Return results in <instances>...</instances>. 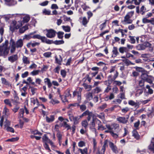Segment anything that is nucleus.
<instances>
[{
    "label": "nucleus",
    "mask_w": 154,
    "mask_h": 154,
    "mask_svg": "<svg viewBox=\"0 0 154 154\" xmlns=\"http://www.w3.org/2000/svg\"><path fill=\"white\" fill-rule=\"evenodd\" d=\"M127 50V48L125 47H120L119 49V51L120 53L122 54L124 53Z\"/></svg>",
    "instance_id": "obj_48"
},
{
    "label": "nucleus",
    "mask_w": 154,
    "mask_h": 154,
    "mask_svg": "<svg viewBox=\"0 0 154 154\" xmlns=\"http://www.w3.org/2000/svg\"><path fill=\"white\" fill-rule=\"evenodd\" d=\"M22 25V22L21 21H19L17 23V25L16 26V29H18L21 27Z\"/></svg>",
    "instance_id": "obj_46"
},
{
    "label": "nucleus",
    "mask_w": 154,
    "mask_h": 154,
    "mask_svg": "<svg viewBox=\"0 0 154 154\" xmlns=\"http://www.w3.org/2000/svg\"><path fill=\"white\" fill-rule=\"evenodd\" d=\"M106 129V128L103 125L101 124L98 126V129L99 130L103 131Z\"/></svg>",
    "instance_id": "obj_64"
},
{
    "label": "nucleus",
    "mask_w": 154,
    "mask_h": 154,
    "mask_svg": "<svg viewBox=\"0 0 154 154\" xmlns=\"http://www.w3.org/2000/svg\"><path fill=\"white\" fill-rule=\"evenodd\" d=\"M88 110H87L84 112L81 116H80V118H82L84 116H86L88 115L90 112Z\"/></svg>",
    "instance_id": "obj_53"
},
{
    "label": "nucleus",
    "mask_w": 154,
    "mask_h": 154,
    "mask_svg": "<svg viewBox=\"0 0 154 154\" xmlns=\"http://www.w3.org/2000/svg\"><path fill=\"white\" fill-rule=\"evenodd\" d=\"M61 127H63L65 128H67V130L71 129V127L70 125L67 124V122L65 121H64L63 122V123L61 125Z\"/></svg>",
    "instance_id": "obj_20"
},
{
    "label": "nucleus",
    "mask_w": 154,
    "mask_h": 154,
    "mask_svg": "<svg viewBox=\"0 0 154 154\" xmlns=\"http://www.w3.org/2000/svg\"><path fill=\"white\" fill-rule=\"evenodd\" d=\"M88 116L87 119L88 121H89L91 119V117L94 116V114L92 112H91Z\"/></svg>",
    "instance_id": "obj_63"
},
{
    "label": "nucleus",
    "mask_w": 154,
    "mask_h": 154,
    "mask_svg": "<svg viewBox=\"0 0 154 154\" xmlns=\"http://www.w3.org/2000/svg\"><path fill=\"white\" fill-rule=\"evenodd\" d=\"M81 125L85 129H87L88 123L86 120H84L82 122Z\"/></svg>",
    "instance_id": "obj_25"
},
{
    "label": "nucleus",
    "mask_w": 154,
    "mask_h": 154,
    "mask_svg": "<svg viewBox=\"0 0 154 154\" xmlns=\"http://www.w3.org/2000/svg\"><path fill=\"white\" fill-rule=\"evenodd\" d=\"M78 146L79 147H82L83 146H85V143L82 141H81L78 143Z\"/></svg>",
    "instance_id": "obj_62"
},
{
    "label": "nucleus",
    "mask_w": 154,
    "mask_h": 154,
    "mask_svg": "<svg viewBox=\"0 0 154 154\" xmlns=\"http://www.w3.org/2000/svg\"><path fill=\"white\" fill-rule=\"evenodd\" d=\"M27 80L29 82V83L35 86H36L37 85H35V83L34 82H32V79L31 77H29L27 79Z\"/></svg>",
    "instance_id": "obj_47"
},
{
    "label": "nucleus",
    "mask_w": 154,
    "mask_h": 154,
    "mask_svg": "<svg viewBox=\"0 0 154 154\" xmlns=\"http://www.w3.org/2000/svg\"><path fill=\"white\" fill-rule=\"evenodd\" d=\"M148 149L151 152L154 153V143H152L150 144L148 146Z\"/></svg>",
    "instance_id": "obj_39"
},
{
    "label": "nucleus",
    "mask_w": 154,
    "mask_h": 154,
    "mask_svg": "<svg viewBox=\"0 0 154 154\" xmlns=\"http://www.w3.org/2000/svg\"><path fill=\"white\" fill-rule=\"evenodd\" d=\"M134 13V11L128 12L124 17V21L126 22L133 15Z\"/></svg>",
    "instance_id": "obj_11"
},
{
    "label": "nucleus",
    "mask_w": 154,
    "mask_h": 154,
    "mask_svg": "<svg viewBox=\"0 0 154 154\" xmlns=\"http://www.w3.org/2000/svg\"><path fill=\"white\" fill-rule=\"evenodd\" d=\"M44 82L46 84H47L48 87L50 88L52 86V84L50 79L48 78H46L45 79Z\"/></svg>",
    "instance_id": "obj_16"
},
{
    "label": "nucleus",
    "mask_w": 154,
    "mask_h": 154,
    "mask_svg": "<svg viewBox=\"0 0 154 154\" xmlns=\"http://www.w3.org/2000/svg\"><path fill=\"white\" fill-rule=\"evenodd\" d=\"M57 37L59 39H62L63 37V35L64 34V32H63L59 31L57 33Z\"/></svg>",
    "instance_id": "obj_38"
},
{
    "label": "nucleus",
    "mask_w": 154,
    "mask_h": 154,
    "mask_svg": "<svg viewBox=\"0 0 154 154\" xmlns=\"http://www.w3.org/2000/svg\"><path fill=\"white\" fill-rule=\"evenodd\" d=\"M115 97V96L114 94L112 93H111L110 94V95L109 96H108L106 97L105 99L106 100H111L113 98H114Z\"/></svg>",
    "instance_id": "obj_45"
},
{
    "label": "nucleus",
    "mask_w": 154,
    "mask_h": 154,
    "mask_svg": "<svg viewBox=\"0 0 154 154\" xmlns=\"http://www.w3.org/2000/svg\"><path fill=\"white\" fill-rule=\"evenodd\" d=\"M46 122L48 123H50L53 122L54 120V115H51L50 117L46 116Z\"/></svg>",
    "instance_id": "obj_19"
},
{
    "label": "nucleus",
    "mask_w": 154,
    "mask_h": 154,
    "mask_svg": "<svg viewBox=\"0 0 154 154\" xmlns=\"http://www.w3.org/2000/svg\"><path fill=\"white\" fill-rule=\"evenodd\" d=\"M29 89H31V91L32 92V94L34 95L35 93V91L37 89L30 85L29 86Z\"/></svg>",
    "instance_id": "obj_56"
},
{
    "label": "nucleus",
    "mask_w": 154,
    "mask_h": 154,
    "mask_svg": "<svg viewBox=\"0 0 154 154\" xmlns=\"http://www.w3.org/2000/svg\"><path fill=\"white\" fill-rule=\"evenodd\" d=\"M30 20V17L29 16H26L23 17V23H27Z\"/></svg>",
    "instance_id": "obj_41"
},
{
    "label": "nucleus",
    "mask_w": 154,
    "mask_h": 154,
    "mask_svg": "<svg viewBox=\"0 0 154 154\" xmlns=\"http://www.w3.org/2000/svg\"><path fill=\"white\" fill-rule=\"evenodd\" d=\"M57 137L58 140L59 141V143L60 146L61 145V141L62 139V135L60 133H58L57 134Z\"/></svg>",
    "instance_id": "obj_40"
},
{
    "label": "nucleus",
    "mask_w": 154,
    "mask_h": 154,
    "mask_svg": "<svg viewBox=\"0 0 154 154\" xmlns=\"http://www.w3.org/2000/svg\"><path fill=\"white\" fill-rule=\"evenodd\" d=\"M134 36H131L130 35L129 36V38H130V42L131 44H134L135 43V40L134 38Z\"/></svg>",
    "instance_id": "obj_49"
},
{
    "label": "nucleus",
    "mask_w": 154,
    "mask_h": 154,
    "mask_svg": "<svg viewBox=\"0 0 154 154\" xmlns=\"http://www.w3.org/2000/svg\"><path fill=\"white\" fill-rule=\"evenodd\" d=\"M95 119L93 118L92 121L90 122V125L91 126L90 127V129L94 130L95 131L96 129L95 128Z\"/></svg>",
    "instance_id": "obj_18"
},
{
    "label": "nucleus",
    "mask_w": 154,
    "mask_h": 154,
    "mask_svg": "<svg viewBox=\"0 0 154 154\" xmlns=\"http://www.w3.org/2000/svg\"><path fill=\"white\" fill-rule=\"evenodd\" d=\"M28 29V26L27 25H25L19 29V32L20 33H24L26 30Z\"/></svg>",
    "instance_id": "obj_23"
},
{
    "label": "nucleus",
    "mask_w": 154,
    "mask_h": 154,
    "mask_svg": "<svg viewBox=\"0 0 154 154\" xmlns=\"http://www.w3.org/2000/svg\"><path fill=\"white\" fill-rule=\"evenodd\" d=\"M107 21V20H105L104 22L100 25V30L102 31L105 27L106 26V22Z\"/></svg>",
    "instance_id": "obj_35"
},
{
    "label": "nucleus",
    "mask_w": 154,
    "mask_h": 154,
    "mask_svg": "<svg viewBox=\"0 0 154 154\" xmlns=\"http://www.w3.org/2000/svg\"><path fill=\"white\" fill-rule=\"evenodd\" d=\"M108 142L107 140H105L104 142V144L102 147L101 149V152H105L106 149V148L108 147Z\"/></svg>",
    "instance_id": "obj_17"
},
{
    "label": "nucleus",
    "mask_w": 154,
    "mask_h": 154,
    "mask_svg": "<svg viewBox=\"0 0 154 154\" xmlns=\"http://www.w3.org/2000/svg\"><path fill=\"white\" fill-rule=\"evenodd\" d=\"M10 42L11 43L10 52L11 53H13L16 50V48L15 45V43L14 40L12 38L10 40Z\"/></svg>",
    "instance_id": "obj_9"
},
{
    "label": "nucleus",
    "mask_w": 154,
    "mask_h": 154,
    "mask_svg": "<svg viewBox=\"0 0 154 154\" xmlns=\"http://www.w3.org/2000/svg\"><path fill=\"white\" fill-rule=\"evenodd\" d=\"M109 146L113 152L116 154L118 153L117 148L113 143L111 141L109 142Z\"/></svg>",
    "instance_id": "obj_8"
},
{
    "label": "nucleus",
    "mask_w": 154,
    "mask_h": 154,
    "mask_svg": "<svg viewBox=\"0 0 154 154\" xmlns=\"http://www.w3.org/2000/svg\"><path fill=\"white\" fill-rule=\"evenodd\" d=\"M71 89L69 88H68L66 90L64 93L65 95H63V97L62 100L63 102L65 103L68 102L67 99V97H68L69 99H71L72 98V96L71 94Z\"/></svg>",
    "instance_id": "obj_4"
},
{
    "label": "nucleus",
    "mask_w": 154,
    "mask_h": 154,
    "mask_svg": "<svg viewBox=\"0 0 154 154\" xmlns=\"http://www.w3.org/2000/svg\"><path fill=\"white\" fill-rule=\"evenodd\" d=\"M128 103L130 105L133 106H134L135 107L137 106V103L135 102L134 101L131 100H129Z\"/></svg>",
    "instance_id": "obj_37"
},
{
    "label": "nucleus",
    "mask_w": 154,
    "mask_h": 154,
    "mask_svg": "<svg viewBox=\"0 0 154 154\" xmlns=\"http://www.w3.org/2000/svg\"><path fill=\"white\" fill-rule=\"evenodd\" d=\"M88 20H87V19L86 17H84L83 18L82 20V23L84 26H85L88 23Z\"/></svg>",
    "instance_id": "obj_43"
},
{
    "label": "nucleus",
    "mask_w": 154,
    "mask_h": 154,
    "mask_svg": "<svg viewBox=\"0 0 154 154\" xmlns=\"http://www.w3.org/2000/svg\"><path fill=\"white\" fill-rule=\"evenodd\" d=\"M62 27L63 30L66 32H69L70 31V27L69 26H62Z\"/></svg>",
    "instance_id": "obj_36"
},
{
    "label": "nucleus",
    "mask_w": 154,
    "mask_h": 154,
    "mask_svg": "<svg viewBox=\"0 0 154 154\" xmlns=\"http://www.w3.org/2000/svg\"><path fill=\"white\" fill-rule=\"evenodd\" d=\"M19 139L18 137H12L11 139H8L6 140L7 142H14L17 141Z\"/></svg>",
    "instance_id": "obj_50"
},
{
    "label": "nucleus",
    "mask_w": 154,
    "mask_h": 154,
    "mask_svg": "<svg viewBox=\"0 0 154 154\" xmlns=\"http://www.w3.org/2000/svg\"><path fill=\"white\" fill-rule=\"evenodd\" d=\"M120 123L126 124L128 122V119L124 117H119L116 119Z\"/></svg>",
    "instance_id": "obj_13"
},
{
    "label": "nucleus",
    "mask_w": 154,
    "mask_h": 154,
    "mask_svg": "<svg viewBox=\"0 0 154 154\" xmlns=\"http://www.w3.org/2000/svg\"><path fill=\"white\" fill-rule=\"evenodd\" d=\"M42 139L43 142L44 143H48L50 140L48 138L46 134H44V135L43 136Z\"/></svg>",
    "instance_id": "obj_27"
},
{
    "label": "nucleus",
    "mask_w": 154,
    "mask_h": 154,
    "mask_svg": "<svg viewBox=\"0 0 154 154\" xmlns=\"http://www.w3.org/2000/svg\"><path fill=\"white\" fill-rule=\"evenodd\" d=\"M112 53L114 55V57H116L117 55L119 54V53L118 52L117 50V48L116 47H113Z\"/></svg>",
    "instance_id": "obj_29"
},
{
    "label": "nucleus",
    "mask_w": 154,
    "mask_h": 154,
    "mask_svg": "<svg viewBox=\"0 0 154 154\" xmlns=\"http://www.w3.org/2000/svg\"><path fill=\"white\" fill-rule=\"evenodd\" d=\"M22 60L23 63L24 64H28L30 63L29 60H28V57L25 56H23Z\"/></svg>",
    "instance_id": "obj_30"
},
{
    "label": "nucleus",
    "mask_w": 154,
    "mask_h": 154,
    "mask_svg": "<svg viewBox=\"0 0 154 154\" xmlns=\"http://www.w3.org/2000/svg\"><path fill=\"white\" fill-rule=\"evenodd\" d=\"M10 49V47H5L3 45L0 46V57L6 58L9 53Z\"/></svg>",
    "instance_id": "obj_1"
},
{
    "label": "nucleus",
    "mask_w": 154,
    "mask_h": 154,
    "mask_svg": "<svg viewBox=\"0 0 154 154\" xmlns=\"http://www.w3.org/2000/svg\"><path fill=\"white\" fill-rule=\"evenodd\" d=\"M35 32H34L30 33L28 35H25L23 36V40H29L32 38L33 39L37 38L39 39L40 35L39 34L34 35V34Z\"/></svg>",
    "instance_id": "obj_3"
},
{
    "label": "nucleus",
    "mask_w": 154,
    "mask_h": 154,
    "mask_svg": "<svg viewBox=\"0 0 154 154\" xmlns=\"http://www.w3.org/2000/svg\"><path fill=\"white\" fill-rule=\"evenodd\" d=\"M63 62V58L60 55H59V57L57 55L55 57L54 63L56 64H57L59 65H62V63Z\"/></svg>",
    "instance_id": "obj_7"
},
{
    "label": "nucleus",
    "mask_w": 154,
    "mask_h": 154,
    "mask_svg": "<svg viewBox=\"0 0 154 154\" xmlns=\"http://www.w3.org/2000/svg\"><path fill=\"white\" fill-rule=\"evenodd\" d=\"M79 118L78 116L75 117L73 120V121L74 122V125H77L79 123Z\"/></svg>",
    "instance_id": "obj_61"
},
{
    "label": "nucleus",
    "mask_w": 154,
    "mask_h": 154,
    "mask_svg": "<svg viewBox=\"0 0 154 154\" xmlns=\"http://www.w3.org/2000/svg\"><path fill=\"white\" fill-rule=\"evenodd\" d=\"M136 48L138 50H143L145 49V46L143 44H139L136 46Z\"/></svg>",
    "instance_id": "obj_28"
},
{
    "label": "nucleus",
    "mask_w": 154,
    "mask_h": 154,
    "mask_svg": "<svg viewBox=\"0 0 154 154\" xmlns=\"http://www.w3.org/2000/svg\"><path fill=\"white\" fill-rule=\"evenodd\" d=\"M4 102L5 104L8 105L9 106L11 107L12 106L11 102L9 99L5 100Z\"/></svg>",
    "instance_id": "obj_42"
},
{
    "label": "nucleus",
    "mask_w": 154,
    "mask_h": 154,
    "mask_svg": "<svg viewBox=\"0 0 154 154\" xmlns=\"http://www.w3.org/2000/svg\"><path fill=\"white\" fill-rule=\"evenodd\" d=\"M133 137L137 140H139L140 138V135L139 134L136 129H134L132 131Z\"/></svg>",
    "instance_id": "obj_12"
},
{
    "label": "nucleus",
    "mask_w": 154,
    "mask_h": 154,
    "mask_svg": "<svg viewBox=\"0 0 154 154\" xmlns=\"http://www.w3.org/2000/svg\"><path fill=\"white\" fill-rule=\"evenodd\" d=\"M47 33L46 34L47 37L49 38H52L54 37L57 33L56 31L53 29H46Z\"/></svg>",
    "instance_id": "obj_5"
},
{
    "label": "nucleus",
    "mask_w": 154,
    "mask_h": 154,
    "mask_svg": "<svg viewBox=\"0 0 154 154\" xmlns=\"http://www.w3.org/2000/svg\"><path fill=\"white\" fill-rule=\"evenodd\" d=\"M123 31H124V32H125L127 33L128 32V30L127 29H125L124 30H123L120 29H116L115 30V32L116 34H117L119 32H121L122 33V37H123L124 35V33L123 32Z\"/></svg>",
    "instance_id": "obj_15"
},
{
    "label": "nucleus",
    "mask_w": 154,
    "mask_h": 154,
    "mask_svg": "<svg viewBox=\"0 0 154 154\" xmlns=\"http://www.w3.org/2000/svg\"><path fill=\"white\" fill-rule=\"evenodd\" d=\"M2 83L5 85L8 86H11V85L10 84L9 82L6 80V79L5 78H2L1 79Z\"/></svg>",
    "instance_id": "obj_24"
},
{
    "label": "nucleus",
    "mask_w": 154,
    "mask_h": 154,
    "mask_svg": "<svg viewBox=\"0 0 154 154\" xmlns=\"http://www.w3.org/2000/svg\"><path fill=\"white\" fill-rule=\"evenodd\" d=\"M60 74L62 77L64 78L66 77V72L65 70H61L60 71Z\"/></svg>",
    "instance_id": "obj_57"
},
{
    "label": "nucleus",
    "mask_w": 154,
    "mask_h": 154,
    "mask_svg": "<svg viewBox=\"0 0 154 154\" xmlns=\"http://www.w3.org/2000/svg\"><path fill=\"white\" fill-rule=\"evenodd\" d=\"M122 100L120 99H115L113 101V103L114 104H120L122 102Z\"/></svg>",
    "instance_id": "obj_59"
},
{
    "label": "nucleus",
    "mask_w": 154,
    "mask_h": 154,
    "mask_svg": "<svg viewBox=\"0 0 154 154\" xmlns=\"http://www.w3.org/2000/svg\"><path fill=\"white\" fill-rule=\"evenodd\" d=\"M103 74L102 72H100L98 74L97 76L95 78V79L99 80H101L102 79V78H103Z\"/></svg>",
    "instance_id": "obj_34"
},
{
    "label": "nucleus",
    "mask_w": 154,
    "mask_h": 154,
    "mask_svg": "<svg viewBox=\"0 0 154 154\" xmlns=\"http://www.w3.org/2000/svg\"><path fill=\"white\" fill-rule=\"evenodd\" d=\"M86 99L88 100H90L93 99L92 94L91 93L89 92L86 94Z\"/></svg>",
    "instance_id": "obj_31"
},
{
    "label": "nucleus",
    "mask_w": 154,
    "mask_h": 154,
    "mask_svg": "<svg viewBox=\"0 0 154 154\" xmlns=\"http://www.w3.org/2000/svg\"><path fill=\"white\" fill-rule=\"evenodd\" d=\"M64 43V41L62 40H55L54 41V44L56 45H60L63 44Z\"/></svg>",
    "instance_id": "obj_33"
},
{
    "label": "nucleus",
    "mask_w": 154,
    "mask_h": 154,
    "mask_svg": "<svg viewBox=\"0 0 154 154\" xmlns=\"http://www.w3.org/2000/svg\"><path fill=\"white\" fill-rule=\"evenodd\" d=\"M40 71L39 70H34L30 73V74L32 75H36L38 74Z\"/></svg>",
    "instance_id": "obj_51"
},
{
    "label": "nucleus",
    "mask_w": 154,
    "mask_h": 154,
    "mask_svg": "<svg viewBox=\"0 0 154 154\" xmlns=\"http://www.w3.org/2000/svg\"><path fill=\"white\" fill-rule=\"evenodd\" d=\"M7 131L10 132L12 133L14 132V129L12 127H8L5 129Z\"/></svg>",
    "instance_id": "obj_60"
},
{
    "label": "nucleus",
    "mask_w": 154,
    "mask_h": 154,
    "mask_svg": "<svg viewBox=\"0 0 154 154\" xmlns=\"http://www.w3.org/2000/svg\"><path fill=\"white\" fill-rule=\"evenodd\" d=\"M145 81L144 80L142 79L139 81V86L141 87L144 88V85Z\"/></svg>",
    "instance_id": "obj_54"
},
{
    "label": "nucleus",
    "mask_w": 154,
    "mask_h": 154,
    "mask_svg": "<svg viewBox=\"0 0 154 154\" xmlns=\"http://www.w3.org/2000/svg\"><path fill=\"white\" fill-rule=\"evenodd\" d=\"M146 88L148 89V91L146 92L147 94H152L153 93V90L150 88V87L149 85H147L146 86Z\"/></svg>",
    "instance_id": "obj_21"
},
{
    "label": "nucleus",
    "mask_w": 154,
    "mask_h": 154,
    "mask_svg": "<svg viewBox=\"0 0 154 154\" xmlns=\"http://www.w3.org/2000/svg\"><path fill=\"white\" fill-rule=\"evenodd\" d=\"M39 39L41 40L42 43H45L48 44H54V42L52 40H50L47 39L46 37L44 36L40 35Z\"/></svg>",
    "instance_id": "obj_6"
},
{
    "label": "nucleus",
    "mask_w": 154,
    "mask_h": 154,
    "mask_svg": "<svg viewBox=\"0 0 154 154\" xmlns=\"http://www.w3.org/2000/svg\"><path fill=\"white\" fill-rule=\"evenodd\" d=\"M17 4V2L14 0H10V1L8 2L7 4L9 6H13Z\"/></svg>",
    "instance_id": "obj_32"
},
{
    "label": "nucleus",
    "mask_w": 154,
    "mask_h": 154,
    "mask_svg": "<svg viewBox=\"0 0 154 154\" xmlns=\"http://www.w3.org/2000/svg\"><path fill=\"white\" fill-rule=\"evenodd\" d=\"M23 45V42L21 39L18 40L15 44V45L17 48H21Z\"/></svg>",
    "instance_id": "obj_14"
},
{
    "label": "nucleus",
    "mask_w": 154,
    "mask_h": 154,
    "mask_svg": "<svg viewBox=\"0 0 154 154\" xmlns=\"http://www.w3.org/2000/svg\"><path fill=\"white\" fill-rule=\"evenodd\" d=\"M82 85L84 87L85 89H87L88 91L91 90L92 88L91 85H88L85 82L82 84Z\"/></svg>",
    "instance_id": "obj_22"
},
{
    "label": "nucleus",
    "mask_w": 154,
    "mask_h": 154,
    "mask_svg": "<svg viewBox=\"0 0 154 154\" xmlns=\"http://www.w3.org/2000/svg\"><path fill=\"white\" fill-rule=\"evenodd\" d=\"M8 61L13 63L18 59V55L17 54H14L8 57Z\"/></svg>",
    "instance_id": "obj_10"
},
{
    "label": "nucleus",
    "mask_w": 154,
    "mask_h": 154,
    "mask_svg": "<svg viewBox=\"0 0 154 154\" xmlns=\"http://www.w3.org/2000/svg\"><path fill=\"white\" fill-rule=\"evenodd\" d=\"M63 20L65 22L66 21H69L71 22L72 20L70 17H68L65 15L63 16Z\"/></svg>",
    "instance_id": "obj_55"
},
{
    "label": "nucleus",
    "mask_w": 154,
    "mask_h": 154,
    "mask_svg": "<svg viewBox=\"0 0 154 154\" xmlns=\"http://www.w3.org/2000/svg\"><path fill=\"white\" fill-rule=\"evenodd\" d=\"M93 91L94 93H98L101 91V89L100 87H96Z\"/></svg>",
    "instance_id": "obj_58"
},
{
    "label": "nucleus",
    "mask_w": 154,
    "mask_h": 154,
    "mask_svg": "<svg viewBox=\"0 0 154 154\" xmlns=\"http://www.w3.org/2000/svg\"><path fill=\"white\" fill-rule=\"evenodd\" d=\"M51 54L52 53L51 52H47L44 53L43 55L45 57L48 58L51 57Z\"/></svg>",
    "instance_id": "obj_52"
},
{
    "label": "nucleus",
    "mask_w": 154,
    "mask_h": 154,
    "mask_svg": "<svg viewBox=\"0 0 154 154\" xmlns=\"http://www.w3.org/2000/svg\"><path fill=\"white\" fill-rule=\"evenodd\" d=\"M78 151H79L82 154H88V149L87 148H85L83 149L79 148Z\"/></svg>",
    "instance_id": "obj_26"
},
{
    "label": "nucleus",
    "mask_w": 154,
    "mask_h": 154,
    "mask_svg": "<svg viewBox=\"0 0 154 154\" xmlns=\"http://www.w3.org/2000/svg\"><path fill=\"white\" fill-rule=\"evenodd\" d=\"M24 113V110L23 108L20 109V110L19 115L20 118H23V115Z\"/></svg>",
    "instance_id": "obj_44"
},
{
    "label": "nucleus",
    "mask_w": 154,
    "mask_h": 154,
    "mask_svg": "<svg viewBox=\"0 0 154 154\" xmlns=\"http://www.w3.org/2000/svg\"><path fill=\"white\" fill-rule=\"evenodd\" d=\"M141 77V79L144 80L145 82H146L150 84H152L154 80V77L148 75L146 73H142Z\"/></svg>",
    "instance_id": "obj_2"
}]
</instances>
